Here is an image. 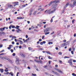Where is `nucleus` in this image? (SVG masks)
Masks as SVG:
<instances>
[{
  "instance_id": "1",
  "label": "nucleus",
  "mask_w": 76,
  "mask_h": 76,
  "mask_svg": "<svg viewBox=\"0 0 76 76\" xmlns=\"http://www.w3.org/2000/svg\"><path fill=\"white\" fill-rule=\"evenodd\" d=\"M59 3V0H56L54 1H52L50 2L48 5L50 6H51V4H52V3H53V4H53L52 5V6L54 8H56V7L57 5V4H56V3Z\"/></svg>"
},
{
  "instance_id": "2",
  "label": "nucleus",
  "mask_w": 76,
  "mask_h": 76,
  "mask_svg": "<svg viewBox=\"0 0 76 76\" xmlns=\"http://www.w3.org/2000/svg\"><path fill=\"white\" fill-rule=\"evenodd\" d=\"M51 30H53V28H52L48 27L45 29L44 32H48V31H51Z\"/></svg>"
},
{
  "instance_id": "3",
  "label": "nucleus",
  "mask_w": 76,
  "mask_h": 76,
  "mask_svg": "<svg viewBox=\"0 0 76 76\" xmlns=\"http://www.w3.org/2000/svg\"><path fill=\"white\" fill-rule=\"evenodd\" d=\"M51 9L49 10L47 12V13H48V14H49V15L51 14V13H53L54 12V11H56V9L53 10V11H51Z\"/></svg>"
},
{
  "instance_id": "4",
  "label": "nucleus",
  "mask_w": 76,
  "mask_h": 76,
  "mask_svg": "<svg viewBox=\"0 0 76 76\" xmlns=\"http://www.w3.org/2000/svg\"><path fill=\"white\" fill-rule=\"evenodd\" d=\"M3 58L4 59H6V60H8V61H9L10 63H13V62H12V61L10 59V58L7 57H6L5 58L3 57Z\"/></svg>"
},
{
  "instance_id": "5",
  "label": "nucleus",
  "mask_w": 76,
  "mask_h": 76,
  "mask_svg": "<svg viewBox=\"0 0 76 76\" xmlns=\"http://www.w3.org/2000/svg\"><path fill=\"white\" fill-rule=\"evenodd\" d=\"M76 5V1H75L73 4V5H72V7H73L74 6H75Z\"/></svg>"
},
{
  "instance_id": "6",
  "label": "nucleus",
  "mask_w": 76,
  "mask_h": 76,
  "mask_svg": "<svg viewBox=\"0 0 76 76\" xmlns=\"http://www.w3.org/2000/svg\"><path fill=\"white\" fill-rule=\"evenodd\" d=\"M20 55L21 56V57H25V55L24 54L20 52Z\"/></svg>"
},
{
  "instance_id": "7",
  "label": "nucleus",
  "mask_w": 76,
  "mask_h": 76,
  "mask_svg": "<svg viewBox=\"0 0 76 76\" xmlns=\"http://www.w3.org/2000/svg\"><path fill=\"white\" fill-rule=\"evenodd\" d=\"M72 59H71L68 61V63H69L70 65H72Z\"/></svg>"
},
{
  "instance_id": "8",
  "label": "nucleus",
  "mask_w": 76,
  "mask_h": 76,
  "mask_svg": "<svg viewBox=\"0 0 76 76\" xmlns=\"http://www.w3.org/2000/svg\"><path fill=\"white\" fill-rule=\"evenodd\" d=\"M2 34L5 35L6 33L3 31L0 32V36H2Z\"/></svg>"
},
{
  "instance_id": "9",
  "label": "nucleus",
  "mask_w": 76,
  "mask_h": 76,
  "mask_svg": "<svg viewBox=\"0 0 76 76\" xmlns=\"http://www.w3.org/2000/svg\"><path fill=\"white\" fill-rule=\"evenodd\" d=\"M6 28V27H5L3 28H1L0 29V31H3Z\"/></svg>"
},
{
  "instance_id": "10",
  "label": "nucleus",
  "mask_w": 76,
  "mask_h": 76,
  "mask_svg": "<svg viewBox=\"0 0 76 76\" xmlns=\"http://www.w3.org/2000/svg\"><path fill=\"white\" fill-rule=\"evenodd\" d=\"M16 63L17 64H19V59H17Z\"/></svg>"
},
{
  "instance_id": "11",
  "label": "nucleus",
  "mask_w": 76,
  "mask_h": 76,
  "mask_svg": "<svg viewBox=\"0 0 76 76\" xmlns=\"http://www.w3.org/2000/svg\"><path fill=\"white\" fill-rule=\"evenodd\" d=\"M68 45V44H66V43H64L62 44L61 46L62 47H64V46H66V45Z\"/></svg>"
},
{
  "instance_id": "12",
  "label": "nucleus",
  "mask_w": 76,
  "mask_h": 76,
  "mask_svg": "<svg viewBox=\"0 0 76 76\" xmlns=\"http://www.w3.org/2000/svg\"><path fill=\"white\" fill-rule=\"evenodd\" d=\"M0 71H1V73H3L4 71V69H0Z\"/></svg>"
},
{
  "instance_id": "13",
  "label": "nucleus",
  "mask_w": 76,
  "mask_h": 76,
  "mask_svg": "<svg viewBox=\"0 0 76 76\" xmlns=\"http://www.w3.org/2000/svg\"><path fill=\"white\" fill-rule=\"evenodd\" d=\"M45 35H48V34H50V32H45Z\"/></svg>"
},
{
  "instance_id": "14",
  "label": "nucleus",
  "mask_w": 76,
  "mask_h": 76,
  "mask_svg": "<svg viewBox=\"0 0 76 76\" xmlns=\"http://www.w3.org/2000/svg\"><path fill=\"white\" fill-rule=\"evenodd\" d=\"M57 71V72H59V73H63V72H62V71H61L59 69H58V71Z\"/></svg>"
},
{
  "instance_id": "15",
  "label": "nucleus",
  "mask_w": 76,
  "mask_h": 76,
  "mask_svg": "<svg viewBox=\"0 0 76 76\" xmlns=\"http://www.w3.org/2000/svg\"><path fill=\"white\" fill-rule=\"evenodd\" d=\"M16 28V29H18V30L19 31H20V32H21L22 31V30H21L20 29H19V28Z\"/></svg>"
},
{
  "instance_id": "16",
  "label": "nucleus",
  "mask_w": 76,
  "mask_h": 76,
  "mask_svg": "<svg viewBox=\"0 0 76 76\" xmlns=\"http://www.w3.org/2000/svg\"><path fill=\"white\" fill-rule=\"evenodd\" d=\"M9 74L10 75H11V76H13V73H12V72H11L10 73H9Z\"/></svg>"
},
{
  "instance_id": "17",
  "label": "nucleus",
  "mask_w": 76,
  "mask_h": 76,
  "mask_svg": "<svg viewBox=\"0 0 76 76\" xmlns=\"http://www.w3.org/2000/svg\"><path fill=\"white\" fill-rule=\"evenodd\" d=\"M34 61L36 62H37V63H39V62H40V61H39L37 60H36L35 59L34 60Z\"/></svg>"
},
{
  "instance_id": "18",
  "label": "nucleus",
  "mask_w": 76,
  "mask_h": 76,
  "mask_svg": "<svg viewBox=\"0 0 76 76\" xmlns=\"http://www.w3.org/2000/svg\"><path fill=\"white\" fill-rule=\"evenodd\" d=\"M46 53H47V54H51V53H50V51H46Z\"/></svg>"
},
{
  "instance_id": "19",
  "label": "nucleus",
  "mask_w": 76,
  "mask_h": 76,
  "mask_svg": "<svg viewBox=\"0 0 76 76\" xmlns=\"http://www.w3.org/2000/svg\"><path fill=\"white\" fill-rule=\"evenodd\" d=\"M19 41L20 42V44H23V42L21 40H19Z\"/></svg>"
},
{
  "instance_id": "20",
  "label": "nucleus",
  "mask_w": 76,
  "mask_h": 76,
  "mask_svg": "<svg viewBox=\"0 0 76 76\" xmlns=\"http://www.w3.org/2000/svg\"><path fill=\"white\" fill-rule=\"evenodd\" d=\"M55 75H57L58 76L59 75V74L57 73V72H56L55 73Z\"/></svg>"
},
{
  "instance_id": "21",
  "label": "nucleus",
  "mask_w": 76,
  "mask_h": 76,
  "mask_svg": "<svg viewBox=\"0 0 76 76\" xmlns=\"http://www.w3.org/2000/svg\"><path fill=\"white\" fill-rule=\"evenodd\" d=\"M59 55H62V53L61 52H59L58 53Z\"/></svg>"
},
{
  "instance_id": "22",
  "label": "nucleus",
  "mask_w": 76,
  "mask_h": 76,
  "mask_svg": "<svg viewBox=\"0 0 76 76\" xmlns=\"http://www.w3.org/2000/svg\"><path fill=\"white\" fill-rule=\"evenodd\" d=\"M69 2H67L66 5V6H69Z\"/></svg>"
},
{
  "instance_id": "23",
  "label": "nucleus",
  "mask_w": 76,
  "mask_h": 76,
  "mask_svg": "<svg viewBox=\"0 0 76 76\" xmlns=\"http://www.w3.org/2000/svg\"><path fill=\"white\" fill-rule=\"evenodd\" d=\"M9 72H5L4 73V75H8V74H9Z\"/></svg>"
},
{
  "instance_id": "24",
  "label": "nucleus",
  "mask_w": 76,
  "mask_h": 76,
  "mask_svg": "<svg viewBox=\"0 0 76 76\" xmlns=\"http://www.w3.org/2000/svg\"><path fill=\"white\" fill-rule=\"evenodd\" d=\"M48 58L49 59H53V58L52 57H50V56H48Z\"/></svg>"
},
{
  "instance_id": "25",
  "label": "nucleus",
  "mask_w": 76,
  "mask_h": 76,
  "mask_svg": "<svg viewBox=\"0 0 76 76\" xmlns=\"http://www.w3.org/2000/svg\"><path fill=\"white\" fill-rule=\"evenodd\" d=\"M36 13H37V11H35L34 13H33V15H36Z\"/></svg>"
},
{
  "instance_id": "26",
  "label": "nucleus",
  "mask_w": 76,
  "mask_h": 76,
  "mask_svg": "<svg viewBox=\"0 0 76 76\" xmlns=\"http://www.w3.org/2000/svg\"><path fill=\"white\" fill-rule=\"evenodd\" d=\"M72 76H76V74H75L74 73H72Z\"/></svg>"
},
{
  "instance_id": "27",
  "label": "nucleus",
  "mask_w": 76,
  "mask_h": 76,
  "mask_svg": "<svg viewBox=\"0 0 76 76\" xmlns=\"http://www.w3.org/2000/svg\"><path fill=\"white\" fill-rule=\"evenodd\" d=\"M29 50H32V48L31 47L28 48Z\"/></svg>"
},
{
  "instance_id": "28",
  "label": "nucleus",
  "mask_w": 76,
  "mask_h": 76,
  "mask_svg": "<svg viewBox=\"0 0 76 76\" xmlns=\"http://www.w3.org/2000/svg\"><path fill=\"white\" fill-rule=\"evenodd\" d=\"M32 75L34 76H37V74H32Z\"/></svg>"
},
{
  "instance_id": "29",
  "label": "nucleus",
  "mask_w": 76,
  "mask_h": 76,
  "mask_svg": "<svg viewBox=\"0 0 76 76\" xmlns=\"http://www.w3.org/2000/svg\"><path fill=\"white\" fill-rule=\"evenodd\" d=\"M53 42H49L48 43V44H53Z\"/></svg>"
},
{
  "instance_id": "30",
  "label": "nucleus",
  "mask_w": 76,
  "mask_h": 76,
  "mask_svg": "<svg viewBox=\"0 0 76 76\" xmlns=\"http://www.w3.org/2000/svg\"><path fill=\"white\" fill-rule=\"evenodd\" d=\"M47 27V24L45 25L44 26V28H46V27Z\"/></svg>"
},
{
  "instance_id": "31",
  "label": "nucleus",
  "mask_w": 76,
  "mask_h": 76,
  "mask_svg": "<svg viewBox=\"0 0 76 76\" xmlns=\"http://www.w3.org/2000/svg\"><path fill=\"white\" fill-rule=\"evenodd\" d=\"M12 38H13V39H15V38H16V37L15 36H13L12 37Z\"/></svg>"
},
{
  "instance_id": "32",
  "label": "nucleus",
  "mask_w": 76,
  "mask_h": 76,
  "mask_svg": "<svg viewBox=\"0 0 76 76\" xmlns=\"http://www.w3.org/2000/svg\"><path fill=\"white\" fill-rule=\"evenodd\" d=\"M3 41H8V40L7 39H3Z\"/></svg>"
},
{
  "instance_id": "33",
  "label": "nucleus",
  "mask_w": 76,
  "mask_h": 76,
  "mask_svg": "<svg viewBox=\"0 0 76 76\" xmlns=\"http://www.w3.org/2000/svg\"><path fill=\"white\" fill-rule=\"evenodd\" d=\"M45 74L46 75H49V74H48V73L47 72H45Z\"/></svg>"
},
{
  "instance_id": "34",
  "label": "nucleus",
  "mask_w": 76,
  "mask_h": 76,
  "mask_svg": "<svg viewBox=\"0 0 76 76\" xmlns=\"http://www.w3.org/2000/svg\"><path fill=\"white\" fill-rule=\"evenodd\" d=\"M4 71H5V72H8V71H9V70H8V69H5Z\"/></svg>"
},
{
  "instance_id": "35",
  "label": "nucleus",
  "mask_w": 76,
  "mask_h": 76,
  "mask_svg": "<svg viewBox=\"0 0 76 76\" xmlns=\"http://www.w3.org/2000/svg\"><path fill=\"white\" fill-rule=\"evenodd\" d=\"M70 41H68V42H67L66 43H66H68L67 44H69V43H70Z\"/></svg>"
},
{
  "instance_id": "36",
  "label": "nucleus",
  "mask_w": 76,
  "mask_h": 76,
  "mask_svg": "<svg viewBox=\"0 0 76 76\" xmlns=\"http://www.w3.org/2000/svg\"><path fill=\"white\" fill-rule=\"evenodd\" d=\"M51 62H52V61H49V64H51Z\"/></svg>"
},
{
  "instance_id": "37",
  "label": "nucleus",
  "mask_w": 76,
  "mask_h": 76,
  "mask_svg": "<svg viewBox=\"0 0 76 76\" xmlns=\"http://www.w3.org/2000/svg\"><path fill=\"white\" fill-rule=\"evenodd\" d=\"M40 45H43V42H40Z\"/></svg>"
},
{
  "instance_id": "38",
  "label": "nucleus",
  "mask_w": 76,
  "mask_h": 76,
  "mask_svg": "<svg viewBox=\"0 0 76 76\" xmlns=\"http://www.w3.org/2000/svg\"><path fill=\"white\" fill-rule=\"evenodd\" d=\"M72 5H72V4H70L69 5V6H70V7H72Z\"/></svg>"
},
{
  "instance_id": "39",
  "label": "nucleus",
  "mask_w": 76,
  "mask_h": 76,
  "mask_svg": "<svg viewBox=\"0 0 76 76\" xmlns=\"http://www.w3.org/2000/svg\"><path fill=\"white\" fill-rule=\"evenodd\" d=\"M75 19H73V20H72V22L73 23H74V22H75Z\"/></svg>"
},
{
  "instance_id": "40",
  "label": "nucleus",
  "mask_w": 76,
  "mask_h": 76,
  "mask_svg": "<svg viewBox=\"0 0 76 76\" xmlns=\"http://www.w3.org/2000/svg\"><path fill=\"white\" fill-rule=\"evenodd\" d=\"M45 37V36H43L42 37V39H44V38Z\"/></svg>"
},
{
  "instance_id": "41",
  "label": "nucleus",
  "mask_w": 76,
  "mask_h": 76,
  "mask_svg": "<svg viewBox=\"0 0 76 76\" xmlns=\"http://www.w3.org/2000/svg\"><path fill=\"white\" fill-rule=\"evenodd\" d=\"M66 7H67V6H66V5L64 7V10H65V9H66Z\"/></svg>"
},
{
  "instance_id": "42",
  "label": "nucleus",
  "mask_w": 76,
  "mask_h": 76,
  "mask_svg": "<svg viewBox=\"0 0 76 76\" xmlns=\"http://www.w3.org/2000/svg\"><path fill=\"white\" fill-rule=\"evenodd\" d=\"M39 50H44V49L41 48H39Z\"/></svg>"
},
{
  "instance_id": "43",
  "label": "nucleus",
  "mask_w": 76,
  "mask_h": 76,
  "mask_svg": "<svg viewBox=\"0 0 76 76\" xmlns=\"http://www.w3.org/2000/svg\"><path fill=\"white\" fill-rule=\"evenodd\" d=\"M10 51H11V53H13V49H11V50H10Z\"/></svg>"
},
{
  "instance_id": "44",
  "label": "nucleus",
  "mask_w": 76,
  "mask_h": 76,
  "mask_svg": "<svg viewBox=\"0 0 76 76\" xmlns=\"http://www.w3.org/2000/svg\"><path fill=\"white\" fill-rule=\"evenodd\" d=\"M15 55H16V54H15V53H14L12 54V56H15Z\"/></svg>"
},
{
  "instance_id": "45",
  "label": "nucleus",
  "mask_w": 76,
  "mask_h": 76,
  "mask_svg": "<svg viewBox=\"0 0 76 76\" xmlns=\"http://www.w3.org/2000/svg\"><path fill=\"white\" fill-rule=\"evenodd\" d=\"M46 43V42L45 41H43V44H45Z\"/></svg>"
},
{
  "instance_id": "46",
  "label": "nucleus",
  "mask_w": 76,
  "mask_h": 76,
  "mask_svg": "<svg viewBox=\"0 0 76 76\" xmlns=\"http://www.w3.org/2000/svg\"><path fill=\"white\" fill-rule=\"evenodd\" d=\"M0 48H1V47H3V45H0Z\"/></svg>"
},
{
  "instance_id": "47",
  "label": "nucleus",
  "mask_w": 76,
  "mask_h": 76,
  "mask_svg": "<svg viewBox=\"0 0 76 76\" xmlns=\"http://www.w3.org/2000/svg\"><path fill=\"white\" fill-rule=\"evenodd\" d=\"M4 50H3L1 51L0 53H2V52H4Z\"/></svg>"
},
{
  "instance_id": "48",
  "label": "nucleus",
  "mask_w": 76,
  "mask_h": 76,
  "mask_svg": "<svg viewBox=\"0 0 76 76\" xmlns=\"http://www.w3.org/2000/svg\"><path fill=\"white\" fill-rule=\"evenodd\" d=\"M19 72H18L17 73L16 76H18V75H19Z\"/></svg>"
},
{
  "instance_id": "49",
  "label": "nucleus",
  "mask_w": 76,
  "mask_h": 76,
  "mask_svg": "<svg viewBox=\"0 0 76 76\" xmlns=\"http://www.w3.org/2000/svg\"><path fill=\"white\" fill-rule=\"evenodd\" d=\"M37 47L38 48H41V47L39 45H38L37 46Z\"/></svg>"
},
{
  "instance_id": "50",
  "label": "nucleus",
  "mask_w": 76,
  "mask_h": 76,
  "mask_svg": "<svg viewBox=\"0 0 76 76\" xmlns=\"http://www.w3.org/2000/svg\"><path fill=\"white\" fill-rule=\"evenodd\" d=\"M23 63H25V60H23Z\"/></svg>"
},
{
  "instance_id": "51",
  "label": "nucleus",
  "mask_w": 76,
  "mask_h": 76,
  "mask_svg": "<svg viewBox=\"0 0 76 76\" xmlns=\"http://www.w3.org/2000/svg\"><path fill=\"white\" fill-rule=\"evenodd\" d=\"M25 6H26V5L25 4L22 5V7H25Z\"/></svg>"
},
{
  "instance_id": "52",
  "label": "nucleus",
  "mask_w": 76,
  "mask_h": 76,
  "mask_svg": "<svg viewBox=\"0 0 76 76\" xmlns=\"http://www.w3.org/2000/svg\"><path fill=\"white\" fill-rule=\"evenodd\" d=\"M17 19H21V18L20 17H17Z\"/></svg>"
},
{
  "instance_id": "53",
  "label": "nucleus",
  "mask_w": 76,
  "mask_h": 76,
  "mask_svg": "<svg viewBox=\"0 0 76 76\" xmlns=\"http://www.w3.org/2000/svg\"><path fill=\"white\" fill-rule=\"evenodd\" d=\"M16 32H18V33H19V30H16Z\"/></svg>"
},
{
  "instance_id": "54",
  "label": "nucleus",
  "mask_w": 76,
  "mask_h": 76,
  "mask_svg": "<svg viewBox=\"0 0 76 76\" xmlns=\"http://www.w3.org/2000/svg\"><path fill=\"white\" fill-rule=\"evenodd\" d=\"M72 49L73 50V51H75V48H73Z\"/></svg>"
},
{
  "instance_id": "55",
  "label": "nucleus",
  "mask_w": 76,
  "mask_h": 76,
  "mask_svg": "<svg viewBox=\"0 0 76 76\" xmlns=\"http://www.w3.org/2000/svg\"><path fill=\"white\" fill-rule=\"evenodd\" d=\"M7 48H8V50H10L11 49V48H10V47H8Z\"/></svg>"
},
{
  "instance_id": "56",
  "label": "nucleus",
  "mask_w": 76,
  "mask_h": 76,
  "mask_svg": "<svg viewBox=\"0 0 76 76\" xmlns=\"http://www.w3.org/2000/svg\"><path fill=\"white\" fill-rule=\"evenodd\" d=\"M28 35H26V38H28Z\"/></svg>"
},
{
  "instance_id": "57",
  "label": "nucleus",
  "mask_w": 76,
  "mask_h": 76,
  "mask_svg": "<svg viewBox=\"0 0 76 76\" xmlns=\"http://www.w3.org/2000/svg\"><path fill=\"white\" fill-rule=\"evenodd\" d=\"M56 49L57 50H58V47H56Z\"/></svg>"
},
{
  "instance_id": "58",
  "label": "nucleus",
  "mask_w": 76,
  "mask_h": 76,
  "mask_svg": "<svg viewBox=\"0 0 76 76\" xmlns=\"http://www.w3.org/2000/svg\"><path fill=\"white\" fill-rule=\"evenodd\" d=\"M73 62H74V63H76V60H73Z\"/></svg>"
},
{
  "instance_id": "59",
  "label": "nucleus",
  "mask_w": 76,
  "mask_h": 76,
  "mask_svg": "<svg viewBox=\"0 0 76 76\" xmlns=\"http://www.w3.org/2000/svg\"><path fill=\"white\" fill-rule=\"evenodd\" d=\"M31 28H32V29H34L35 28H34V26H32Z\"/></svg>"
},
{
  "instance_id": "60",
  "label": "nucleus",
  "mask_w": 76,
  "mask_h": 76,
  "mask_svg": "<svg viewBox=\"0 0 76 76\" xmlns=\"http://www.w3.org/2000/svg\"><path fill=\"white\" fill-rule=\"evenodd\" d=\"M12 44L13 45L15 44V42H12Z\"/></svg>"
},
{
  "instance_id": "61",
  "label": "nucleus",
  "mask_w": 76,
  "mask_h": 76,
  "mask_svg": "<svg viewBox=\"0 0 76 76\" xmlns=\"http://www.w3.org/2000/svg\"><path fill=\"white\" fill-rule=\"evenodd\" d=\"M4 53H2L0 54V56H1V55H4Z\"/></svg>"
},
{
  "instance_id": "62",
  "label": "nucleus",
  "mask_w": 76,
  "mask_h": 76,
  "mask_svg": "<svg viewBox=\"0 0 76 76\" xmlns=\"http://www.w3.org/2000/svg\"><path fill=\"white\" fill-rule=\"evenodd\" d=\"M50 22H53V18L51 19V20H50Z\"/></svg>"
},
{
  "instance_id": "63",
  "label": "nucleus",
  "mask_w": 76,
  "mask_h": 76,
  "mask_svg": "<svg viewBox=\"0 0 76 76\" xmlns=\"http://www.w3.org/2000/svg\"><path fill=\"white\" fill-rule=\"evenodd\" d=\"M71 53H72V54H74L73 51H71Z\"/></svg>"
},
{
  "instance_id": "64",
  "label": "nucleus",
  "mask_w": 76,
  "mask_h": 76,
  "mask_svg": "<svg viewBox=\"0 0 76 76\" xmlns=\"http://www.w3.org/2000/svg\"><path fill=\"white\" fill-rule=\"evenodd\" d=\"M3 66V65L2 64H0V67H2Z\"/></svg>"
}]
</instances>
